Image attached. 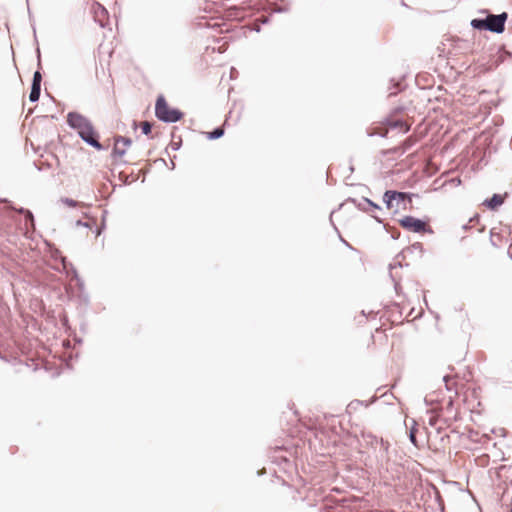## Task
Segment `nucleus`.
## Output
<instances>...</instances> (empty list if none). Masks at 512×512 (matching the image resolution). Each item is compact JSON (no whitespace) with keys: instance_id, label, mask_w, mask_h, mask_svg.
Masks as SVG:
<instances>
[{"instance_id":"0eeeda50","label":"nucleus","mask_w":512,"mask_h":512,"mask_svg":"<svg viewBox=\"0 0 512 512\" xmlns=\"http://www.w3.org/2000/svg\"><path fill=\"white\" fill-rule=\"evenodd\" d=\"M131 143L132 141L128 137H116L113 148V155L122 157L126 153V149L131 145Z\"/></svg>"},{"instance_id":"1a4fd4ad","label":"nucleus","mask_w":512,"mask_h":512,"mask_svg":"<svg viewBox=\"0 0 512 512\" xmlns=\"http://www.w3.org/2000/svg\"><path fill=\"white\" fill-rule=\"evenodd\" d=\"M40 92H41V85L32 84L31 85V91H30V94H29V100L31 102H37L39 100V97H40Z\"/></svg>"},{"instance_id":"f03ea898","label":"nucleus","mask_w":512,"mask_h":512,"mask_svg":"<svg viewBox=\"0 0 512 512\" xmlns=\"http://www.w3.org/2000/svg\"><path fill=\"white\" fill-rule=\"evenodd\" d=\"M155 115L160 121L165 123H175L183 116L180 110L169 108L164 96L162 95H160L156 100Z\"/></svg>"},{"instance_id":"4468645a","label":"nucleus","mask_w":512,"mask_h":512,"mask_svg":"<svg viewBox=\"0 0 512 512\" xmlns=\"http://www.w3.org/2000/svg\"><path fill=\"white\" fill-rule=\"evenodd\" d=\"M19 213H22V214H25V217H26V220L27 221H30L31 224L33 225V222H34V217H33V214L31 211L29 210H26L24 208H21L18 210Z\"/></svg>"},{"instance_id":"4be33fe9","label":"nucleus","mask_w":512,"mask_h":512,"mask_svg":"<svg viewBox=\"0 0 512 512\" xmlns=\"http://www.w3.org/2000/svg\"><path fill=\"white\" fill-rule=\"evenodd\" d=\"M378 222H381V219H379L377 216H373Z\"/></svg>"},{"instance_id":"dca6fc26","label":"nucleus","mask_w":512,"mask_h":512,"mask_svg":"<svg viewBox=\"0 0 512 512\" xmlns=\"http://www.w3.org/2000/svg\"><path fill=\"white\" fill-rule=\"evenodd\" d=\"M64 204H66L69 207H76L77 202L71 198H62L61 200Z\"/></svg>"},{"instance_id":"2eb2a0df","label":"nucleus","mask_w":512,"mask_h":512,"mask_svg":"<svg viewBox=\"0 0 512 512\" xmlns=\"http://www.w3.org/2000/svg\"><path fill=\"white\" fill-rule=\"evenodd\" d=\"M42 75L39 71H35L33 74L32 84L41 85Z\"/></svg>"},{"instance_id":"6ab92c4d","label":"nucleus","mask_w":512,"mask_h":512,"mask_svg":"<svg viewBox=\"0 0 512 512\" xmlns=\"http://www.w3.org/2000/svg\"><path fill=\"white\" fill-rule=\"evenodd\" d=\"M76 225H77V226H85V227H88V226H89V225H88V223H86V222H82L81 220H78V221L76 222Z\"/></svg>"},{"instance_id":"ddd939ff","label":"nucleus","mask_w":512,"mask_h":512,"mask_svg":"<svg viewBox=\"0 0 512 512\" xmlns=\"http://www.w3.org/2000/svg\"><path fill=\"white\" fill-rule=\"evenodd\" d=\"M364 204H365V206H368L369 212L371 210H380L381 209L379 205H377L376 203H374L373 201H371L368 198H364Z\"/></svg>"},{"instance_id":"7ed1b4c3","label":"nucleus","mask_w":512,"mask_h":512,"mask_svg":"<svg viewBox=\"0 0 512 512\" xmlns=\"http://www.w3.org/2000/svg\"><path fill=\"white\" fill-rule=\"evenodd\" d=\"M67 124L76 130L78 135L84 130H89V127L93 125L86 116L78 112H69L67 114Z\"/></svg>"},{"instance_id":"39448f33","label":"nucleus","mask_w":512,"mask_h":512,"mask_svg":"<svg viewBox=\"0 0 512 512\" xmlns=\"http://www.w3.org/2000/svg\"><path fill=\"white\" fill-rule=\"evenodd\" d=\"M399 223L404 229L415 233H421L426 231L431 232V229L427 226L426 222L417 219L413 216H405L399 220Z\"/></svg>"},{"instance_id":"f3484780","label":"nucleus","mask_w":512,"mask_h":512,"mask_svg":"<svg viewBox=\"0 0 512 512\" xmlns=\"http://www.w3.org/2000/svg\"><path fill=\"white\" fill-rule=\"evenodd\" d=\"M358 208L364 212H369L368 206H365L364 199L358 203Z\"/></svg>"},{"instance_id":"9b49d317","label":"nucleus","mask_w":512,"mask_h":512,"mask_svg":"<svg viewBox=\"0 0 512 512\" xmlns=\"http://www.w3.org/2000/svg\"><path fill=\"white\" fill-rule=\"evenodd\" d=\"M224 135V129L221 127L215 128L213 131L207 133V138L210 140L219 139Z\"/></svg>"},{"instance_id":"a211bd4d","label":"nucleus","mask_w":512,"mask_h":512,"mask_svg":"<svg viewBox=\"0 0 512 512\" xmlns=\"http://www.w3.org/2000/svg\"><path fill=\"white\" fill-rule=\"evenodd\" d=\"M452 380V377L449 376V375H445L443 376V381L445 382V385H446V388L448 390H450L451 388L449 387V382Z\"/></svg>"},{"instance_id":"aec40b11","label":"nucleus","mask_w":512,"mask_h":512,"mask_svg":"<svg viewBox=\"0 0 512 512\" xmlns=\"http://www.w3.org/2000/svg\"><path fill=\"white\" fill-rule=\"evenodd\" d=\"M179 146H180V144H179V143H172V144H171V147H172V149H173V150H178V149H179Z\"/></svg>"},{"instance_id":"9d476101","label":"nucleus","mask_w":512,"mask_h":512,"mask_svg":"<svg viewBox=\"0 0 512 512\" xmlns=\"http://www.w3.org/2000/svg\"><path fill=\"white\" fill-rule=\"evenodd\" d=\"M96 5H97V10H95V18L99 22V24L102 27H104L102 17H104L107 14V10L99 3H96Z\"/></svg>"},{"instance_id":"6e6552de","label":"nucleus","mask_w":512,"mask_h":512,"mask_svg":"<svg viewBox=\"0 0 512 512\" xmlns=\"http://www.w3.org/2000/svg\"><path fill=\"white\" fill-rule=\"evenodd\" d=\"M503 203V197L499 194H494L490 199L485 200L484 205L489 209H496Z\"/></svg>"},{"instance_id":"412c9836","label":"nucleus","mask_w":512,"mask_h":512,"mask_svg":"<svg viewBox=\"0 0 512 512\" xmlns=\"http://www.w3.org/2000/svg\"><path fill=\"white\" fill-rule=\"evenodd\" d=\"M410 440L412 443H415V441H416V438L412 432L410 433Z\"/></svg>"},{"instance_id":"20e7f679","label":"nucleus","mask_w":512,"mask_h":512,"mask_svg":"<svg viewBox=\"0 0 512 512\" xmlns=\"http://www.w3.org/2000/svg\"><path fill=\"white\" fill-rule=\"evenodd\" d=\"M409 195L405 192H398L394 190H387L383 195V202L388 209H399L401 204H404Z\"/></svg>"},{"instance_id":"423d86ee","label":"nucleus","mask_w":512,"mask_h":512,"mask_svg":"<svg viewBox=\"0 0 512 512\" xmlns=\"http://www.w3.org/2000/svg\"><path fill=\"white\" fill-rule=\"evenodd\" d=\"M79 137L88 145L96 150H103V145L98 141V133L95 131L94 126H90L89 130L80 132Z\"/></svg>"},{"instance_id":"5701e85b","label":"nucleus","mask_w":512,"mask_h":512,"mask_svg":"<svg viewBox=\"0 0 512 512\" xmlns=\"http://www.w3.org/2000/svg\"><path fill=\"white\" fill-rule=\"evenodd\" d=\"M267 21H268V19L265 18V19L262 20V23H267Z\"/></svg>"},{"instance_id":"f257e3e1","label":"nucleus","mask_w":512,"mask_h":512,"mask_svg":"<svg viewBox=\"0 0 512 512\" xmlns=\"http://www.w3.org/2000/svg\"><path fill=\"white\" fill-rule=\"evenodd\" d=\"M508 18L506 12L500 14H488L486 18H475L471 21V26L477 30H485L500 34L505 30V23Z\"/></svg>"},{"instance_id":"f8f14e48","label":"nucleus","mask_w":512,"mask_h":512,"mask_svg":"<svg viewBox=\"0 0 512 512\" xmlns=\"http://www.w3.org/2000/svg\"><path fill=\"white\" fill-rule=\"evenodd\" d=\"M141 130H142L143 134L149 135L151 133V130H152V123H150L148 121L142 122L141 123Z\"/></svg>"}]
</instances>
